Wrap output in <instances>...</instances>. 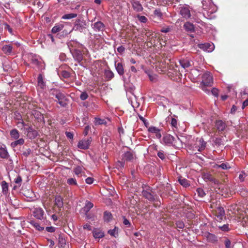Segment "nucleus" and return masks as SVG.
Returning <instances> with one entry per match:
<instances>
[{"label": "nucleus", "mask_w": 248, "mask_h": 248, "mask_svg": "<svg viewBox=\"0 0 248 248\" xmlns=\"http://www.w3.org/2000/svg\"><path fill=\"white\" fill-rule=\"evenodd\" d=\"M179 63L184 69H186L193 65V61L187 58L180 60Z\"/></svg>", "instance_id": "obj_9"}, {"label": "nucleus", "mask_w": 248, "mask_h": 248, "mask_svg": "<svg viewBox=\"0 0 248 248\" xmlns=\"http://www.w3.org/2000/svg\"><path fill=\"white\" fill-rule=\"evenodd\" d=\"M93 236L95 238H101L104 236V233L97 228H94L93 231Z\"/></svg>", "instance_id": "obj_17"}, {"label": "nucleus", "mask_w": 248, "mask_h": 248, "mask_svg": "<svg viewBox=\"0 0 248 248\" xmlns=\"http://www.w3.org/2000/svg\"><path fill=\"white\" fill-rule=\"evenodd\" d=\"M24 143V140L23 139L21 138L18 140H16L11 143V146L13 148L16 147L18 145H23Z\"/></svg>", "instance_id": "obj_30"}, {"label": "nucleus", "mask_w": 248, "mask_h": 248, "mask_svg": "<svg viewBox=\"0 0 248 248\" xmlns=\"http://www.w3.org/2000/svg\"><path fill=\"white\" fill-rule=\"evenodd\" d=\"M157 156L162 160H163L165 158V155L164 154L163 151L158 152Z\"/></svg>", "instance_id": "obj_53"}, {"label": "nucleus", "mask_w": 248, "mask_h": 248, "mask_svg": "<svg viewBox=\"0 0 248 248\" xmlns=\"http://www.w3.org/2000/svg\"><path fill=\"white\" fill-rule=\"evenodd\" d=\"M82 171V169L80 166H78L74 169V172L75 174L77 175H78L80 174Z\"/></svg>", "instance_id": "obj_45"}, {"label": "nucleus", "mask_w": 248, "mask_h": 248, "mask_svg": "<svg viewBox=\"0 0 248 248\" xmlns=\"http://www.w3.org/2000/svg\"><path fill=\"white\" fill-rule=\"evenodd\" d=\"M207 239L209 242L216 243L217 241V237L214 234L209 233L207 236Z\"/></svg>", "instance_id": "obj_25"}, {"label": "nucleus", "mask_w": 248, "mask_h": 248, "mask_svg": "<svg viewBox=\"0 0 248 248\" xmlns=\"http://www.w3.org/2000/svg\"><path fill=\"white\" fill-rule=\"evenodd\" d=\"M31 61V63L35 65H38L40 62L37 59H36V58L33 57H32Z\"/></svg>", "instance_id": "obj_50"}, {"label": "nucleus", "mask_w": 248, "mask_h": 248, "mask_svg": "<svg viewBox=\"0 0 248 248\" xmlns=\"http://www.w3.org/2000/svg\"><path fill=\"white\" fill-rule=\"evenodd\" d=\"M134 157L133 153L130 151L125 152L123 155V160L124 161H132Z\"/></svg>", "instance_id": "obj_13"}, {"label": "nucleus", "mask_w": 248, "mask_h": 248, "mask_svg": "<svg viewBox=\"0 0 248 248\" xmlns=\"http://www.w3.org/2000/svg\"><path fill=\"white\" fill-rule=\"evenodd\" d=\"M77 16V14L75 13H70L64 15L62 16L63 19H70Z\"/></svg>", "instance_id": "obj_35"}, {"label": "nucleus", "mask_w": 248, "mask_h": 248, "mask_svg": "<svg viewBox=\"0 0 248 248\" xmlns=\"http://www.w3.org/2000/svg\"><path fill=\"white\" fill-rule=\"evenodd\" d=\"M160 31L162 32L167 33L170 31V28L169 27H163L161 29Z\"/></svg>", "instance_id": "obj_64"}, {"label": "nucleus", "mask_w": 248, "mask_h": 248, "mask_svg": "<svg viewBox=\"0 0 248 248\" xmlns=\"http://www.w3.org/2000/svg\"><path fill=\"white\" fill-rule=\"evenodd\" d=\"M206 146V142L202 138L197 139L195 143L193 146V150L194 152H201L203 151Z\"/></svg>", "instance_id": "obj_4"}, {"label": "nucleus", "mask_w": 248, "mask_h": 248, "mask_svg": "<svg viewBox=\"0 0 248 248\" xmlns=\"http://www.w3.org/2000/svg\"><path fill=\"white\" fill-rule=\"evenodd\" d=\"M87 27V23L84 20L78 19L75 22L73 29L80 32H85Z\"/></svg>", "instance_id": "obj_5"}, {"label": "nucleus", "mask_w": 248, "mask_h": 248, "mask_svg": "<svg viewBox=\"0 0 248 248\" xmlns=\"http://www.w3.org/2000/svg\"><path fill=\"white\" fill-rule=\"evenodd\" d=\"M148 131L152 133L155 134V136L157 139H160L161 137L160 130L157 127L155 126H150L148 128Z\"/></svg>", "instance_id": "obj_15"}, {"label": "nucleus", "mask_w": 248, "mask_h": 248, "mask_svg": "<svg viewBox=\"0 0 248 248\" xmlns=\"http://www.w3.org/2000/svg\"><path fill=\"white\" fill-rule=\"evenodd\" d=\"M176 227L178 229H183L185 227L184 223L181 220H178L176 222Z\"/></svg>", "instance_id": "obj_42"}, {"label": "nucleus", "mask_w": 248, "mask_h": 248, "mask_svg": "<svg viewBox=\"0 0 248 248\" xmlns=\"http://www.w3.org/2000/svg\"><path fill=\"white\" fill-rule=\"evenodd\" d=\"M154 14L155 15L159 18L162 16V14L160 9H155L154 12Z\"/></svg>", "instance_id": "obj_49"}, {"label": "nucleus", "mask_w": 248, "mask_h": 248, "mask_svg": "<svg viewBox=\"0 0 248 248\" xmlns=\"http://www.w3.org/2000/svg\"><path fill=\"white\" fill-rule=\"evenodd\" d=\"M179 140L178 137L174 138L170 134H166L163 137V141L165 144L168 145H172L176 146L178 144V141Z\"/></svg>", "instance_id": "obj_6"}, {"label": "nucleus", "mask_w": 248, "mask_h": 248, "mask_svg": "<svg viewBox=\"0 0 248 248\" xmlns=\"http://www.w3.org/2000/svg\"><path fill=\"white\" fill-rule=\"evenodd\" d=\"M67 183L70 186H78L77 180L74 178H69L67 180Z\"/></svg>", "instance_id": "obj_38"}, {"label": "nucleus", "mask_w": 248, "mask_h": 248, "mask_svg": "<svg viewBox=\"0 0 248 248\" xmlns=\"http://www.w3.org/2000/svg\"><path fill=\"white\" fill-rule=\"evenodd\" d=\"M209 180L210 181L214 183L215 184H218L219 183V181L217 179L211 176H210L209 177Z\"/></svg>", "instance_id": "obj_51"}, {"label": "nucleus", "mask_w": 248, "mask_h": 248, "mask_svg": "<svg viewBox=\"0 0 248 248\" xmlns=\"http://www.w3.org/2000/svg\"><path fill=\"white\" fill-rule=\"evenodd\" d=\"M93 206V204L90 202H88L83 208L84 212L86 213H89L90 210Z\"/></svg>", "instance_id": "obj_27"}, {"label": "nucleus", "mask_w": 248, "mask_h": 248, "mask_svg": "<svg viewBox=\"0 0 248 248\" xmlns=\"http://www.w3.org/2000/svg\"><path fill=\"white\" fill-rule=\"evenodd\" d=\"M90 129L91 127L89 125H87L85 126L83 132V134L84 136H86L88 134L89 131L90 130Z\"/></svg>", "instance_id": "obj_59"}, {"label": "nucleus", "mask_w": 248, "mask_h": 248, "mask_svg": "<svg viewBox=\"0 0 248 248\" xmlns=\"http://www.w3.org/2000/svg\"><path fill=\"white\" fill-rule=\"evenodd\" d=\"M124 161H118V162L117 163V167L118 168H123L124 167Z\"/></svg>", "instance_id": "obj_61"}, {"label": "nucleus", "mask_w": 248, "mask_h": 248, "mask_svg": "<svg viewBox=\"0 0 248 248\" xmlns=\"http://www.w3.org/2000/svg\"><path fill=\"white\" fill-rule=\"evenodd\" d=\"M180 14L183 17L186 19L189 18L191 16L190 10L186 7L181 9Z\"/></svg>", "instance_id": "obj_19"}, {"label": "nucleus", "mask_w": 248, "mask_h": 248, "mask_svg": "<svg viewBox=\"0 0 248 248\" xmlns=\"http://www.w3.org/2000/svg\"><path fill=\"white\" fill-rule=\"evenodd\" d=\"M9 156V155L6 148L0 147V157L3 159H7Z\"/></svg>", "instance_id": "obj_22"}, {"label": "nucleus", "mask_w": 248, "mask_h": 248, "mask_svg": "<svg viewBox=\"0 0 248 248\" xmlns=\"http://www.w3.org/2000/svg\"><path fill=\"white\" fill-rule=\"evenodd\" d=\"M91 141L92 140H91V138L87 140H82L78 142V146L81 149H87L89 148Z\"/></svg>", "instance_id": "obj_8"}, {"label": "nucleus", "mask_w": 248, "mask_h": 248, "mask_svg": "<svg viewBox=\"0 0 248 248\" xmlns=\"http://www.w3.org/2000/svg\"><path fill=\"white\" fill-rule=\"evenodd\" d=\"M50 95L54 96L57 100L56 101L62 107H65L67 105L68 99L65 94L57 89H51L49 91Z\"/></svg>", "instance_id": "obj_1"}, {"label": "nucleus", "mask_w": 248, "mask_h": 248, "mask_svg": "<svg viewBox=\"0 0 248 248\" xmlns=\"http://www.w3.org/2000/svg\"><path fill=\"white\" fill-rule=\"evenodd\" d=\"M171 124L173 127H174L175 128H177V121L176 119H175V118L171 119Z\"/></svg>", "instance_id": "obj_57"}, {"label": "nucleus", "mask_w": 248, "mask_h": 248, "mask_svg": "<svg viewBox=\"0 0 248 248\" xmlns=\"http://www.w3.org/2000/svg\"><path fill=\"white\" fill-rule=\"evenodd\" d=\"M105 76L108 80H110L114 77V74L110 70H105Z\"/></svg>", "instance_id": "obj_32"}, {"label": "nucleus", "mask_w": 248, "mask_h": 248, "mask_svg": "<svg viewBox=\"0 0 248 248\" xmlns=\"http://www.w3.org/2000/svg\"><path fill=\"white\" fill-rule=\"evenodd\" d=\"M37 85L42 89L46 87V83L44 81L43 76L41 74H39L37 78Z\"/></svg>", "instance_id": "obj_20"}, {"label": "nucleus", "mask_w": 248, "mask_h": 248, "mask_svg": "<svg viewBox=\"0 0 248 248\" xmlns=\"http://www.w3.org/2000/svg\"><path fill=\"white\" fill-rule=\"evenodd\" d=\"M179 183L182 186H184L185 187H186L189 186V183L187 179L184 178L182 177H180L179 178Z\"/></svg>", "instance_id": "obj_29"}, {"label": "nucleus", "mask_w": 248, "mask_h": 248, "mask_svg": "<svg viewBox=\"0 0 248 248\" xmlns=\"http://www.w3.org/2000/svg\"><path fill=\"white\" fill-rule=\"evenodd\" d=\"M46 230L48 232H53L55 231V228L53 227H46Z\"/></svg>", "instance_id": "obj_63"}, {"label": "nucleus", "mask_w": 248, "mask_h": 248, "mask_svg": "<svg viewBox=\"0 0 248 248\" xmlns=\"http://www.w3.org/2000/svg\"><path fill=\"white\" fill-rule=\"evenodd\" d=\"M112 218V214L111 213L105 211L104 213V219L105 221L109 222Z\"/></svg>", "instance_id": "obj_36"}, {"label": "nucleus", "mask_w": 248, "mask_h": 248, "mask_svg": "<svg viewBox=\"0 0 248 248\" xmlns=\"http://www.w3.org/2000/svg\"><path fill=\"white\" fill-rule=\"evenodd\" d=\"M213 83V77L211 73L206 72L202 76V81L200 84L212 85Z\"/></svg>", "instance_id": "obj_7"}, {"label": "nucleus", "mask_w": 248, "mask_h": 248, "mask_svg": "<svg viewBox=\"0 0 248 248\" xmlns=\"http://www.w3.org/2000/svg\"><path fill=\"white\" fill-rule=\"evenodd\" d=\"M63 27L64 26L62 24L56 25L52 28L51 31L53 33H56L62 30Z\"/></svg>", "instance_id": "obj_26"}, {"label": "nucleus", "mask_w": 248, "mask_h": 248, "mask_svg": "<svg viewBox=\"0 0 248 248\" xmlns=\"http://www.w3.org/2000/svg\"><path fill=\"white\" fill-rule=\"evenodd\" d=\"M142 195L145 199L151 202L155 201L157 197L152 187L146 185L142 186Z\"/></svg>", "instance_id": "obj_3"}, {"label": "nucleus", "mask_w": 248, "mask_h": 248, "mask_svg": "<svg viewBox=\"0 0 248 248\" xmlns=\"http://www.w3.org/2000/svg\"><path fill=\"white\" fill-rule=\"evenodd\" d=\"M61 75L64 78H68L70 77V74L67 71H62L61 73Z\"/></svg>", "instance_id": "obj_52"}, {"label": "nucleus", "mask_w": 248, "mask_h": 248, "mask_svg": "<svg viewBox=\"0 0 248 248\" xmlns=\"http://www.w3.org/2000/svg\"><path fill=\"white\" fill-rule=\"evenodd\" d=\"M13 47L10 45H4L2 48V51L6 54L9 55L12 53Z\"/></svg>", "instance_id": "obj_24"}, {"label": "nucleus", "mask_w": 248, "mask_h": 248, "mask_svg": "<svg viewBox=\"0 0 248 248\" xmlns=\"http://www.w3.org/2000/svg\"><path fill=\"white\" fill-rule=\"evenodd\" d=\"M210 208L215 215L219 219H221L224 216L225 212L223 208L221 206L220 202L217 200H211L210 201Z\"/></svg>", "instance_id": "obj_2"}, {"label": "nucleus", "mask_w": 248, "mask_h": 248, "mask_svg": "<svg viewBox=\"0 0 248 248\" xmlns=\"http://www.w3.org/2000/svg\"><path fill=\"white\" fill-rule=\"evenodd\" d=\"M118 228L115 227V228L113 229L108 230V232L111 236L116 237L118 235Z\"/></svg>", "instance_id": "obj_34"}, {"label": "nucleus", "mask_w": 248, "mask_h": 248, "mask_svg": "<svg viewBox=\"0 0 248 248\" xmlns=\"http://www.w3.org/2000/svg\"><path fill=\"white\" fill-rule=\"evenodd\" d=\"M89 97L88 93L86 92H82L80 95V99L82 101L86 100Z\"/></svg>", "instance_id": "obj_44"}, {"label": "nucleus", "mask_w": 248, "mask_h": 248, "mask_svg": "<svg viewBox=\"0 0 248 248\" xmlns=\"http://www.w3.org/2000/svg\"><path fill=\"white\" fill-rule=\"evenodd\" d=\"M22 178L20 175H18L17 177L15 179V183L18 186H20L22 182Z\"/></svg>", "instance_id": "obj_46"}, {"label": "nucleus", "mask_w": 248, "mask_h": 248, "mask_svg": "<svg viewBox=\"0 0 248 248\" xmlns=\"http://www.w3.org/2000/svg\"><path fill=\"white\" fill-rule=\"evenodd\" d=\"M33 216L38 219L44 218V211L41 208H35L33 211Z\"/></svg>", "instance_id": "obj_10"}, {"label": "nucleus", "mask_w": 248, "mask_h": 248, "mask_svg": "<svg viewBox=\"0 0 248 248\" xmlns=\"http://www.w3.org/2000/svg\"><path fill=\"white\" fill-rule=\"evenodd\" d=\"M124 50H125V48L122 46H121L117 48L118 52L121 54L123 53L124 52Z\"/></svg>", "instance_id": "obj_62"}, {"label": "nucleus", "mask_w": 248, "mask_h": 248, "mask_svg": "<svg viewBox=\"0 0 248 248\" xmlns=\"http://www.w3.org/2000/svg\"><path fill=\"white\" fill-rule=\"evenodd\" d=\"M215 126L219 131H223L226 128V124L222 121L217 120L216 122Z\"/></svg>", "instance_id": "obj_16"}, {"label": "nucleus", "mask_w": 248, "mask_h": 248, "mask_svg": "<svg viewBox=\"0 0 248 248\" xmlns=\"http://www.w3.org/2000/svg\"><path fill=\"white\" fill-rule=\"evenodd\" d=\"M95 124H104L105 123V120L103 119H101L100 118H96L95 119Z\"/></svg>", "instance_id": "obj_56"}, {"label": "nucleus", "mask_w": 248, "mask_h": 248, "mask_svg": "<svg viewBox=\"0 0 248 248\" xmlns=\"http://www.w3.org/2000/svg\"><path fill=\"white\" fill-rule=\"evenodd\" d=\"M217 169L221 168L223 170H227L228 168H230V167H228V165L226 163H222L220 165H217Z\"/></svg>", "instance_id": "obj_47"}, {"label": "nucleus", "mask_w": 248, "mask_h": 248, "mask_svg": "<svg viewBox=\"0 0 248 248\" xmlns=\"http://www.w3.org/2000/svg\"><path fill=\"white\" fill-rule=\"evenodd\" d=\"M219 228L223 231H228L229 230L228 224H224L222 226H219Z\"/></svg>", "instance_id": "obj_54"}, {"label": "nucleus", "mask_w": 248, "mask_h": 248, "mask_svg": "<svg viewBox=\"0 0 248 248\" xmlns=\"http://www.w3.org/2000/svg\"><path fill=\"white\" fill-rule=\"evenodd\" d=\"M58 246L60 248H69V245L66 242L65 239L62 237L59 238Z\"/></svg>", "instance_id": "obj_23"}, {"label": "nucleus", "mask_w": 248, "mask_h": 248, "mask_svg": "<svg viewBox=\"0 0 248 248\" xmlns=\"http://www.w3.org/2000/svg\"><path fill=\"white\" fill-rule=\"evenodd\" d=\"M184 27L187 31L193 32L195 31V28L193 24L189 22L185 23Z\"/></svg>", "instance_id": "obj_21"}, {"label": "nucleus", "mask_w": 248, "mask_h": 248, "mask_svg": "<svg viewBox=\"0 0 248 248\" xmlns=\"http://www.w3.org/2000/svg\"><path fill=\"white\" fill-rule=\"evenodd\" d=\"M10 136L11 138L14 139H17L19 137V133L18 130L16 129H12L10 131Z\"/></svg>", "instance_id": "obj_28"}, {"label": "nucleus", "mask_w": 248, "mask_h": 248, "mask_svg": "<svg viewBox=\"0 0 248 248\" xmlns=\"http://www.w3.org/2000/svg\"><path fill=\"white\" fill-rule=\"evenodd\" d=\"M85 215L88 219H91L92 221H95L96 219V217L93 214L88 213H86Z\"/></svg>", "instance_id": "obj_39"}, {"label": "nucleus", "mask_w": 248, "mask_h": 248, "mask_svg": "<svg viewBox=\"0 0 248 248\" xmlns=\"http://www.w3.org/2000/svg\"><path fill=\"white\" fill-rule=\"evenodd\" d=\"M1 186L2 193L6 194L8 190V184L5 181H3L1 182Z\"/></svg>", "instance_id": "obj_37"}, {"label": "nucleus", "mask_w": 248, "mask_h": 248, "mask_svg": "<svg viewBox=\"0 0 248 248\" xmlns=\"http://www.w3.org/2000/svg\"><path fill=\"white\" fill-rule=\"evenodd\" d=\"M131 3L132 7L135 11L137 12L142 11L143 7L139 1L135 0L132 1Z\"/></svg>", "instance_id": "obj_14"}, {"label": "nucleus", "mask_w": 248, "mask_h": 248, "mask_svg": "<svg viewBox=\"0 0 248 248\" xmlns=\"http://www.w3.org/2000/svg\"><path fill=\"white\" fill-rule=\"evenodd\" d=\"M72 55L75 60L78 62H80L82 61L83 55L80 50L75 49L72 53Z\"/></svg>", "instance_id": "obj_12"}, {"label": "nucleus", "mask_w": 248, "mask_h": 248, "mask_svg": "<svg viewBox=\"0 0 248 248\" xmlns=\"http://www.w3.org/2000/svg\"><path fill=\"white\" fill-rule=\"evenodd\" d=\"M212 85H205L200 84V88L207 94L210 93V90L207 89V87L211 86Z\"/></svg>", "instance_id": "obj_43"}, {"label": "nucleus", "mask_w": 248, "mask_h": 248, "mask_svg": "<svg viewBox=\"0 0 248 248\" xmlns=\"http://www.w3.org/2000/svg\"><path fill=\"white\" fill-rule=\"evenodd\" d=\"M146 32L145 33V35L147 37L148 39L151 38V37L153 36V33L149 31V30H145Z\"/></svg>", "instance_id": "obj_55"}, {"label": "nucleus", "mask_w": 248, "mask_h": 248, "mask_svg": "<svg viewBox=\"0 0 248 248\" xmlns=\"http://www.w3.org/2000/svg\"><path fill=\"white\" fill-rule=\"evenodd\" d=\"M211 93L212 94L215 96H218V90L216 88H214L212 89Z\"/></svg>", "instance_id": "obj_58"}, {"label": "nucleus", "mask_w": 248, "mask_h": 248, "mask_svg": "<svg viewBox=\"0 0 248 248\" xmlns=\"http://www.w3.org/2000/svg\"><path fill=\"white\" fill-rule=\"evenodd\" d=\"M30 223L32 225V226L34 227L37 230L42 231L44 229L43 227L40 226V225L37 222H36L34 220H31L30 221Z\"/></svg>", "instance_id": "obj_31"}, {"label": "nucleus", "mask_w": 248, "mask_h": 248, "mask_svg": "<svg viewBox=\"0 0 248 248\" xmlns=\"http://www.w3.org/2000/svg\"><path fill=\"white\" fill-rule=\"evenodd\" d=\"M93 179L92 177H89L85 179V182L87 184L91 185L93 182Z\"/></svg>", "instance_id": "obj_60"}, {"label": "nucleus", "mask_w": 248, "mask_h": 248, "mask_svg": "<svg viewBox=\"0 0 248 248\" xmlns=\"http://www.w3.org/2000/svg\"><path fill=\"white\" fill-rule=\"evenodd\" d=\"M55 205L58 208H61L63 206L62 199L61 197H57L56 198Z\"/></svg>", "instance_id": "obj_33"}, {"label": "nucleus", "mask_w": 248, "mask_h": 248, "mask_svg": "<svg viewBox=\"0 0 248 248\" xmlns=\"http://www.w3.org/2000/svg\"><path fill=\"white\" fill-rule=\"evenodd\" d=\"M115 67L118 73L120 75L122 76L124 73V66L121 62L115 63Z\"/></svg>", "instance_id": "obj_18"}, {"label": "nucleus", "mask_w": 248, "mask_h": 248, "mask_svg": "<svg viewBox=\"0 0 248 248\" xmlns=\"http://www.w3.org/2000/svg\"><path fill=\"white\" fill-rule=\"evenodd\" d=\"M92 26L95 31H103L105 29V26L101 21H97L92 25Z\"/></svg>", "instance_id": "obj_11"}, {"label": "nucleus", "mask_w": 248, "mask_h": 248, "mask_svg": "<svg viewBox=\"0 0 248 248\" xmlns=\"http://www.w3.org/2000/svg\"><path fill=\"white\" fill-rule=\"evenodd\" d=\"M137 18H138L139 20L141 23H145L147 22L148 20L147 17L144 16H140L138 15L137 16Z\"/></svg>", "instance_id": "obj_41"}, {"label": "nucleus", "mask_w": 248, "mask_h": 248, "mask_svg": "<svg viewBox=\"0 0 248 248\" xmlns=\"http://www.w3.org/2000/svg\"><path fill=\"white\" fill-rule=\"evenodd\" d=\"M196 191L198 194V196L200 198H203L205 195L204 190L201 188H198Z\"/></svg>", "instance_id": "obj_40"}, {"label": "nucleus", "mask_w": 248, "mask_h": 248, "mask_svg": "<svg viewBox=\"0 0 248 248\" xmlns=\"http://www.w3.org/2000/svg\"><path fill=\"white\" fill-rule=\"evenodd\" d=\"M154 38V36L151 37V38H150L149 39H147L148 43L150 44L151 45V46H155L156 45L155 40Z\"/></svg>", "instance_id": "obj_48"}]
</instances>
